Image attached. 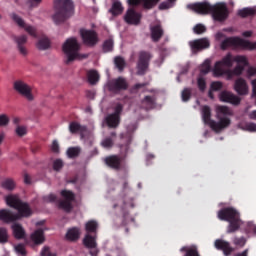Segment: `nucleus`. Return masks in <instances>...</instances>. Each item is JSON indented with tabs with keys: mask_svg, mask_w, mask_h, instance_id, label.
Listing matches in <instances>:
<instances>
[{
	"mask_svg": "<svg viewBox=\"0 0 256 256\" xmlns=\"http://www.w3.org/2000/svg\"><path fill=\"white\" fill-rule=\"evenodd\" d=\"M231 109L227 106H217L216 107V119L218 122L211 119V107L203 106L202 107V119L205 125H209L212 131L215 133H221L223 129H227L231 125Z\"/></svg>",
	"mask_w": 256,
	"mask_h": 256,
	"instance_id": "nucleus-1",
	"label": "nucleus"
},
{
	"mask_svg": "<svg viewBox=\"0 0 256 256\" xmlns=\"http://www.w3.org/2000/svg\"><path fill=\"white\" fill-rule=\"evenodd\" d=\"M233 63H237V65L233 70L228 71L229 79H231L233 75H241L243 71H245V68L249 67L247 57L241 55L233 57V55L227 54L224 58H222L221 61L216 62L214 67V75H216V77H221V75H224L225 73L223 67L231 69V67H233Z\"/></svg>",
	"mask_w": 256,
	"mask_h": 256,
	"instance_id": "nucleus-2",
	"label": "nucleus"
},
{
	"mask_svg": "<svg viewBox=\"0 0 256 256\" xmlns=\"http://www.w3.org/2000/svg\"><path fill=\"white\" fill-rule=\"evenodd\" d=\"M187 7L198 13V15H209L211 13L214 21H218L219 23L226 21L227 17H229V8H227V4L225 3L213 6L209 2H197L189 4Z\"/></svg>",
	"mask_w": 256,
	"mask_h": 256,
	"instance_id": "nucleus-3",
	"label": "nucleus"
},
{
	"mask_svg": "<svg viewBox=\"0 0 256 256\" xmlns=\"http://www.w3.org/2000/svg\"><path fill=\"white\" fill-rule=\"evenodd\" d=\"M32 4L39 5L43 0H31ZM54 15L52 19L56 25H61V23H65L67 19L73 17L75 13V5L73 4V0H54Z\"/></svg>",
	"mask_w": 256,
	"mask_h": 256,
	"instance_id": "nucleus-4",
	"label": "nucleus"
},
{
	"mask_svg": "<svg viewBox=\"0 0 256 256\" xmlns=\"http://www.w3.org/2000/svg\"><path fill=\"white\" fill-rule=\"evenodd\" d=\"M217 217L220 221H227L229 223L227 233H235L241 229V213L234 207L222 208L218 211Z\"/></svg>",
	"mask_w": 256,
	"mask_h": 256,
	"instance_id": "nucleus-5",
	"label": "nucleus"
},
{
	"mask_svg": "<svg viewBox=\"0 0 256 256\" xmlns=\"http://www.w3.org/2000/svg\"><path fill=\"white\" fill-rule=\"evenodd\" d=\"M6 203L8 207H12V209L18 211V213L15 214L16 221H19V219H29V217L33 216V209L29 203L23 202L19 196H7Z\"/></svg>",
	"mask_w": 256,
	"mask_h": 256,
	"instance_id": "nucleus-6",
	"label": "nucleus"
},
{
	"mask_svg": "<svg viewBox=\"0 0 256 256\" xmlns=\"http://www.w3.org/2000/svg\"><path fill=\"white\" fill-rule=\"evenodd\" d=\"M131 141H133V138L131 137V135H129L126 139V143L120 145L121 156L119 155L107 156L104 159L105 165H107V167H110V169H114V171L121 170V167H123V159H125V157H127V153H129V145H131Z\"/></svg>",
	"mask_w": 256,
	"mask_h": 256,
	"instance_id": "nucleus-7",
	"label": "nucleus"
},
{
	"mask_svg": "<svg viewBox=\"0 0 256 256\" xmlns=\"http://www.w3.org/2000/svg\"><path fill=\"white\" fill-rule=\"evenodd\" d=\"M79 42H77V38H69L62 46V51L66 55L67 59L65 61L66 65L75 61V59H79Z\"/></svg>",
	"mask_w": 256,
	"mask_h": 256,
	"instance_id": "nucleus-8",
	"label": "nucleus"
},
{
	"mask_svg": "<svg viewBox=\"0 0 256 256\" xmlns=\"http://www.w3.org/2000/svg\"><path fill=\"white\" fill-rule=\"evenodd\" d=\"M228 47H242V49H256V44H253L247 40H243L241 38H226L221 42L220 48L222 51H225L228 49Z\"/></svg>",
	"mask_w": 256,
	"mask_h": 256,
	"instance_id": "nucleus-9",
	"label": "nucleus"
},
{
	"mask_svg": "<svg viewBox=\"0 0 256 256\" xmlns=\"http://www.w3.org/2000/svg\"><path fill=\"white\" fill-rule=\"evenodd\" d=\"M63 200L59 201L58 207L59 209H63L66 213H71L73 211V201H75V193L71 190H62L60 192Z\"/></svg>",
	"mask_w": 256,
	"mask_h": 256,
	"instance_id": "nucleus-10",
	"label": "nucleus"
},
{
	"mask_svg": "<svg viewBox=\"0 0 256 256\" xmlns=\"http://www.w3.org/2000/svg\"><path fill=\"white\" fill-rule=\"evenodd\" d=\"M151 53L147 51H141L139 53L138 62H137V75L143 76L147 73L149 69V63L152 59Z\"/></svg>",
	"mask_w": 256,
	"mask_h": 256,
	"instance_id": "nucleus-11",
	"label": "nucleus"
},
{
	"mask_svg": "<svg viewBox=\"0 0 256 256\" xmlns=\"http://www.w3.org/2000/svg\"><path fill=\"white\" fill-rule=\"evenodd\" d=\"M16 93H19L22 97H25L27 101H33L35 97L33 96V89L29 84L25 83L23 80H16L13 84Z\"/></svg>",
	"mask_w": 256,
	"mask_h": 256,
	"instance_id": "nucleus-12",
	"label": "nucleus"
},
{
	"mask_svg": "<svg viewBox=\"0 0 256 256\" xmlns=\"http://www.w3.org/2000/svg\"><path fill=\"white\" fill-rule=\"evenodd\" d=\"M80 35L84 45L87 47H95L99 43V36L95 30H81Z\"/></svg>",
	"mask_w": 256,
	"mask_h": 256,
	"instance_id": "nucleus-13",
	"label": "nucleus"
},
{
	"mask_svg": "<svg viewBox=\"0 0 256 256\" xmlns=\"http://www.w3.org/2000/svg\"><path fill=\"white\" fill-rule=\"evenodd\" d=\"M108 89L112 93H120L121 91H127L129 89V83H127L125 78L118 77L108 83Z\"/></svg>",
	"mask_w": 256,
	"mask_h": 256,
	"instance_id": "nucleus-14",
	"label": "nucleus"
},
{
	"mask_svg": "<svg viewBox=\"0 0 256 256\" xmlns=\"http://www.w3.org/2000/svg\"><path fill=\"white\" fill-rule=\"evenodd\" d=\"M10 17L12 21H14V23L18 25V27H21V29H25V31H27V33H29V35H31L32 37H37V30L35 29V27L27 25L25 23V20H23V18H21L19 15H17L16 13H12L10 14Z\"/></svg>",
	"mask_w": 256,
	"mask_h": 256,
	"instance_id": "nucleus-15",
	"label": "nucleus"
},
{
	"mask_svg": "<svg viewBox=\"0 0 256 256\" xmlns=\"http://www.w3.org/2000/svg\"><path fill=\"white\" fill-rule=\"evenodd\" d=\"M210 46L211 43L207 40V38H200L189 42V47L192 53H199V51L209 49Z\"/></svg>",
	"mask_w": 256,
	"mask_h": 256,
	"instance_id": "nucleus-16",
	"label": "nucleus"
},
{
	"mask_svg": "<svg viewBox=\"0 0 256 256\" xmlns=\"http://www.w3.org/2000/svg\"><path fill=\"white\" fill-rule=\"evenodd\" d=\"M141 17V13L135 11V8H129L124 15V21L128 25H139Z\"/></svg>",
	"mask_w": 256,
	"mask_h": 256,
	"instance_id": "nucleus-17",
	"label": "nucleus"
},
{
	"mask_svg": "<svg viewBox=\"0 0 256 256\" xmlns=\"http://www.w3.org/2000/svg\"><path fill=\"white\" fill-rule=\"evenodd\" d=\"M121 209L123 211V218H122V222L121 225L122 227H125V225H127V223H129V212L125 211V209H129V207L131 209H133L135 207V203H133V199H126V198H122L121 200Z\"/></svg>",
	"mask_w": 256,
	"mask_h": 256,
	"instance_id": "nucleus-18",
	"label": "nucleus"
},
{
	"mask_svg": "<svg viewBox=\"0 0 256 256\" xmlns=\"http://www.w3.org/2000/svg\"><path fill=\"white\" fill-rule=\"evenodd\" d=\"M219 99L222 103H231L232 105H239V103H241V98L227 90L219 94Z\"/></svg>",
	"mask_w": 256,
	"mask_h": 256,
	"instance_id": "nucleus-19",
	"label": "nucleus"
},
{
	"mask_svg": "<svg viewBox=\"0 0 256 256\" xmlns=\"http://www.w3.org/2000/svg\"><path fill=\"white\" fill-rule=\"evenodd\" d=\"M214 245L218 249V251H223L225 256H229L235 251V248L231 246V243L223 239H217Z\"/></svg>",
	"mask_w": 256,
	"mask_h": 256,
	"instance_id": "nucleus-20",
	"label": "nucleus"
},
{
	"mask_svg": "<svg viewBox=\"0 0 256 256\" xmlns=\"http://www.w3.org/2000/svg\"><path fill=\"white\" fill-rule=\"evenodd\" d=\"M150 35L151 39L154 43H159L163 35H165V31L163 30V26L161 24H156L150 27Z\"/></svg>",
	"mask_w": 256,
	"mask_h": 256,
	"instance_id": "nucleus-21",
	"label": "nucleus"
},
{
	"mask_svg": "<svg viewBox=\"0 0 256 256\" xmlns=\"http://www.w3.org/2000/svg\"><path fill=\"white\" fill-rule=\"evenodd\" d=\"M30 241L33 242V247L37 245H43L45 243V231L43 229H37L30 235Z\"/></svg>",
	"mask_w": 256,
	"mask_h": 256,
	"instance_id": "nucleus-22",
	"label": "nucleus"
},
{
	"mask_svg": "<svg viewBox=\"0 0 256 256\" xmlns=\"http://www.w3.org/2000/svg\"><path fill=\"white\" fill-rule=\"evenodd\" d=\"M234 91H236L238 95H247L249 93L247 81L243 78H238L234 83Z\"/></svg>",
	"mask_w": 256,
	"mask_h": 256,
	"instance_id": "nucleus-23",
	"label": "nucleus"
},
{
	"mask_svg": "<svg viewBox=\"0 0 256 256\" xmlns=\"http://www.w3.org/2000/svg\"><path fill=\"white\" fill-rule=\"evenodd\" d=\"M0 221L4 223H13L17 221V216L11 210L1 209L0 210Z\"/></svg>",
	"mask_w": 256,
	"mask_h": 256,
	"instance_id": "nucleus-24",
	"label": "nucleus"
},
{
	"mask_svg": "<svg viewBox=\"0 0 256 256\" xmlns=\"http://www.w3.org/2000/svg\"><path fill=\"white\" fill-rule=\"evenodd\" d=\"M14 41L17 45L18 51L21 55H27V48L25 45H27V36L21 35V36H16L14 38Z\"/></svg>",
	"mask_w": 256,
	"mask_h": 256,
	"instance_id": "nucleus-25",
	"label": "nucleus"
},
{
	"mask_svg": "<svg viewBox=\"0 0 256 256\" xmlns=\"http://www.w3.org/2000/svg\"><path fill=\"white\" fill-rule=\"evenodd\" d=\"M105 123L109 129H117L121 123V117H118L114 114H108L105 117Z\"/></svg>",
	"mask_w": 256,
	"mask_h": 256,
	"instance_id": "nucleus-26",
	"label": "nucleus"
},
{
	"mask_svg": "<svg viewBox=\"0 0 256 256\" xmlns=\"http://www.w3.org/2000/svg\"><path fill=\"white\" fill-rule=\"evenodd\" d=\"M123 9H124L123 4H121V2L119 0H115L112 3V7L109 10V13H111V15H113V17H117L123 13Z\"/></svg>",
	"mask_w": 256,
	"mask_h": 256,
	"instance_id": "nucleus-27",
	"label": "nucleus"
},
{
	"mask_svg": "<svg viewBox=\"0 0 256 256\" xmlns=\"http://www.w3.org/2000/svg\"><path fill=\"white\" fill-rule=\"evenodd\" d=\"M142 109L149 111V109H153L155 107V97L145 96L141 101Z\"/></svg>",
	"mask_w": 256,
	"mask_h": 256,
	"instance_id": "nucleus-28",
	"label": "nucleus"
},
{
	"mask_svg": "<svg viewBox=\"0 0 256 256\" xmlns=\"http://www.w3.org/2000/svg\"><path fill=\"white\" fill-rule=\"evenodd\" d=\"M69 131L72 134L85 133V131H87V126H81V124H79V122L73 121L69 124Z\"/></svg>",
	"mask_w": 256,
	"mask_h": 256,
	"instance_id": "nucleus-29",
	"label": "nucleus"
},
{
	"mask_svg": "<svg viewBox=\"0 0 256 256\" xmlns=\"http://www.w3.org/2000/svg\"><path fill=\"white\" fill-rule=\"evenodd\" d=\"M13 229V235L15 239H24L25 238V229H23V226L21 224H14L12 225Z\"/></svg>",
	"mask_w": 256,
	"mask_h": 256,
	"instance_id": "nucleus-30",
	"label": "nucleus"
},
{
	"mask_svg": "<svg viewBox=\"0 0 256 256\" xmlns=\"http://www.w3.org/2000/svg\"><path fill=\"white\" fill-rule=\"evenodd\" d=\"M238 16L242 17V19H245L247 17H254L256 14L255 8L246 7L243 9L238 10Z\"/></svg>",
	"mask_w": 256,
	"mask_h": 256,
	"instance_id": "nucleus-31",
	"label": "nucleus"
},
{
	"mask_svg": "<svg viewBox=\"0 0 256 256\" xmlns=\"http://www.w3.org/2000/svg\"><path fill=\"white\" fill-rule=\"evenodd\" d=\"M87 79L90 85H97L99 82V72L97 70H90L87 72Z\"/></svg>",
	"mask_w": 256,
	"mask_h": 256,
	"instance_id": "nucleus-32",
	"label": "nucleus"
},
{
	"mask_svg": "<svg viewBox=\"0 0 256 256\" xmlns=\"http://www.w3.org/2000/svg\"><path fill=\"white\" fill-rule=\"evenodd\" d=\"M49 47H51V41L47 37H42L37 43V48L40 51H47Z\"/></svg>",
	"mask_w": 256,
	"mask_h": 256,
	"instance_id": "nucleus-33",
	"label": "nucleus"
},
{
	"mask_svg": "<svg viewBox=\"0 0 256 256\" xmlns=\"http://www.w3.org/2000/svg\"><path fill=\"white\" fill-rule=\"evenodd\" d=\"M2 189H5L6 191H13L15 189L16 184L15 181L11 178H6L1 183Z\"/></svg>",
	"mask_w": 256,
	"mask_h": 256,
	"instance_id": "nucleus-34",
	"label": "nucleus"
},
{
	"mask_svg": "<svg viewBox=\"0 0 256 256\" xmlns=\"http://www.w3.org/2000/svg\"><path fill=\"white\" fill-rule=\"evenodd\" d=\"M83 243L85 247H87L88 249H95V247H97V242L95 241V237L89 234L85 236Z\"/></svg>",
	"mask_w": 256,
	"mask_h": 256,
	"instance_id": "nucleus-35",
	"label": "nucleus"
},
{
	"mask_svg": "<svg viewBox=\"0 0 256 256\" xmlns=\"http://www.w3.org/2000/svg\"><path fill=\"white\" fill-rule=\"evenodd\" d=\"M66 155L69 159H76L81 155V148L79 147H70L67 149Z\"/></svg>",
	"mask_w": 256,
	"mask_h": 256,
	"instance_id": "nucleus-36",
	"label": "nucleus"
},
{
	"mask_svg": "<svg viewBox=\"0 0 256 256\" xmlns=\"http://www.w3.org/2000/svg\"><path fill=\"white\" fill-rule=\"evenodd\" d=\"M114 65L118 69V71H120V73H121L122 71H124L125 66L127 65V63L125 62V59L123 57L116 56L114 58Z\"/></svg>",
	"mask_w": 256,
	"mask_h": 256,
	"instance_id": "nucleus-37",
	"label": "nucleus"
},
{
	"mask_svg": "<svg viewBox=\"0 0 256 256\" xmlns=\"http://www.w3.org/2000/svg\"><path fill=\"white\" fill-rule=\"evenodd\" d=\"M98 227H99V224L95 220H90L85 225V229L87 233H97Z\"/></svg>",
	"mask_w": 256,
	"mask_h": 256,
	"instance_id": "nucleus-38",
	"label": "nucleus"
},
{
	"mask_svg": "<svg viewBox=\"0 0 256 256\" xmlns=\"http://www.w3.org/2000/svg\"><path fill=\"white\" fill-rule=\"evenodd\" d=\"M66 239H68V241H77V239H79V229L72 228L68 230L66 233Z\"/></svg>",
	"mask_w": 256,
	"mask_h": 256,
	"instance_id": "nucleus-39",
	"label": "nucleus"
},
{
	"mask_svg": "<svg viewBox=\"0 0 256 256\" xmlns=\"http://www.w3.org/2000/svg\"><path fill=\"white\" fill-rule=\"evenodd\" d=\"M161 0H142V7L144 9H153Z\"/></svg>",
	"mask_w": 256,
	"mask_h": 256,
	"instance_id": "nucleus-40",
	"label": "nucleus"
},
{
	"mask_svg": "<svg viewBox=\"0 0 256 256\" xmlns=\"http://www.w3.org/2000/svg\"><path fill=\"white\" fill-rule=\"evenodd\" d=\"M102 49L104 53H111L113 51V39L104 41Z\"/></svg>",
	"mask_w": 256,
	"mask_h": 256,
	"instance_id": "nucleus-41",
	"label": "nucleus"
},
{
	"mask_svg": "<svg viewBox=\"0 0 256 256\" xmlns=\"http://www.w3.org/2000/svg\"><path fill=\"white\" fill-rule=\"evenodd\" d=\"M191 93H193V89H191V88L183 89L181 97H182V101H184V103H187V101H189V99H191Z\"/></svg>",
	"mask_w": 256,
	"mask_h": 256,
	"instance_id": "nucleus-42",
	"label": "nucleus"
},
{
	"mask_svg": "<svg viewBox=\"0 0 256 256\" xmlns=\"http://www.w3.org/2000/svg\"><path fill=\"white\" fill-rule=\"evenodd\" d=\"M9 241V234L7 229L0 227V243H7Z\"/></svg>",
	"mask_w": 256,
	"mask_h": 256,
	"instance_id": "nucleus-43",
	"label": "nucleus"
},
{
	"mask_svg": "<svg viewBox=\"0 0 256 256\" xmlns=\"http://www.w3.org/2000/svg\"><path fill=\"white\" fill-rule=\"evenodd\" d=\"M197 86H198L199 91H201L203 93V91H205V89H207V81L205 80V78L198 77Z\"/></svg>",
	"mask_w": 256,
	"mask_h": 256,
	"instance_id": "nucleus-44",
	"label": "nucleus"
},
{
	"mask_svg": "<svg viewBox=\"0 0 256 256\" xmlns=\"http://www.w3.org/2000/svg\"><path fill=\"white\" fill-rule=\"evenodd\" d=\"M123 113V104L116 103L114 106V112L112 115H115L116 117H121V114Z\"/></svg>",
	"mask_w": 256,
	"mask_h": 256,
	"instance_id": "nucleus-45",
	"label": "nucleus"
},
{
	"mask_svg": "<svg viewBox=\"0 0 256 256\" xmlns=\"http://www.w3.org/2000/svg\"><path fill=\"white\" fill-rule=\"evenodd\" d=\"M193 31L194 33H196V35H201L205 33V31H207V28L203 24H197L196 26H194Z\"/></svg>",
	"mask_w": 256,
	"mask_h": 256,
	"instance_id": "nucleus-46",
	"label": "nucleus"
},
{
	"mask_svg": "<svg viewBox=\"0 0 256 256\" xmlns=\"http://www.w3.org/2000/svg\"><path fill=\"white\" fill-rule=\"evenodd\" d=\"M102 147L105 149H111L113 147V138L107 137L101 142Z\"/></svg>",
	"mask_w": 256,
	"mask_h": 256,
	"instance_id": "nucleus-47",
	"label": "nucleus"
},
{
	"mask_svg": "<svg viewBox=\"0 0 256 256\" xmlns=\"http://www.w3.org/2000/svg\"><path fill=\"white\" fill-rule=\"evenodd\" d=\"M233 243L236 245V247H245V243H247V240H245V237H235L233 239Z\"/></svg>",
	"mask_w": 256,
	"mask_h": 256,
	"instance_id": "nucleus-48",
	"label": "nucleus"
},
{
	"mask_svg": "<svg viewBox=\"0 0 256 256\" xmlns=\"http://www.w3.org/2000/svg\"><path fill=\"white\" fill-rule=\"evenodd\" d=\"M210 89L211 91H221L223 89V83L219 81L212 82Z\"/></svg>",
	"mask_w": 256,
	"mask_h": 256,
	"instance_id": "nucleus-49",
	"label": "nucleus"
},
{
	"mask_svg": "<svg viewBox=\"0 0 256 256\" xmlns=\"http://www.w3.org/2000/svg\"><path fill=\"white\" fill-rule=\"evenodd\" d=\"M41 256H57L56 253L51 252V248L49 246H44L40 252Z\"/></svg>",
	"mask_w": 256,
	"mask_h": 256,
	"instance_id": "nucleus-50",
	"label": "nucleus"
},
{
	"mask_svg": "<svg viewBox=\"0 0 256 256\" xmlns=\"http://www.w3.org/2000/svg\"><path fill=\"white\" fill-rule=\"evenodd\" d=\"M9 116L7 114L0 115V127H7L9 125Z\"/></svg>",
	"mask_w": 256,
	"mask_h": 256,
	"instance_id": "nucleus-51",
	"label": "nucleus"
},
{
	"mask_svg": "<svg viewBox=\"0 0 256 256\" xmlns=\"http://www.w3.org/2000/svg\"><path fill=\"white\" fill-rule=\"evenodd\" d=\"M15 251L19 254V255H27V250L25 249V244H18L15 246Z\"/></svg>",
	"mask_w": 256,
	"mask_h": 256,
	"instance_id": "nucleus-52",
	"label": "nucleus"
},
{
	"mask_svg": "<svg viewBox=\"0 0 256 256\" xmlns=\"http://www.w3.org/2000/svg\"><path fill=\"white\" fill-rule=\"evenodd\" d=\"M44 203H55L57 201V196L55 194H49L43 197Z\"/></svg>",
	"mask_w": 256,
	"mask_h": 256,
	"instance_id": "nucleus-53",
	"label": "nucleus"
},
{
	"mask_svg": "<svg viewBox=\"0 0 256 256\" xmlns=\"http://www.w3.org/2000/svg\"><path fill=\"white\" fill-rule=\"evenodd\" d=\"M246 231L248 233H252V235H256V225L253 222H248L246 224Z\"/></svg>",
	"mask_w": 256,
	"mask_h": 256,
	"instance_id": "nucleus-54",
	"label": "nucleus"
},
{
	"mask_svg": "<svg viewBox=\"0 0 256 256\" xmlns=\"http://www.w3.org/2000/svg\"><path fill=\"white\" fill-rule=\"evenodd\" d=\"M53 169L54 171H60L63 169V160L61 159H56L54 162H53Z\"/></svg>",
	"mask_w": 256,
	"mask_h": 256,
	"instance_id": "nucleus-55",
	"label": "nucleus"
},
{
	"mask_svg": "<svg viewBox=\"0 0 256 256\" xmlns=\"http://www.w3.org/2000/svg\"><path fill=\"white\" fill-rule=\"evenodd\" d=\"M16 135L19 137H23L24 135H27V129L23 126H18L16 128Z\"/></svg>",
	"mask_w": 256,
	"mask_h": 256,
	"instance_id": "nucleus-56",
	"label": "nucleus"
},
{
	"mask_svg": "<svg viewBox=\"0 0 256 256\" xmlns=\"http://www.w3.org/2000/svg\"><path fill=\"white\" fill-rule=\"evenodd\" d=\"M209 71H211V65L209 64L208 61H206L202 65L201 73H203L204 75H207V73H209Z\"/></svg>",
	"mask_w": 256,
	"mask_h": 256,
	"instance_id": "nucleus-57",
	"label": "nucleus"
},
{
	"mask_svg": "<svg viewBox=\"0 0 256 256\" xmlns=\"http://www.w3.org/2000/svg\"><path fill=\"white\" fill-rule=\"evenodd\" d=\"M128 5H130V7H137L143 5V0H128Z\"/></svg>",
	"mask_w": 256,
	"mask_h": 256,
	"instance_id": "nucleus-58",
	"label": "nucleus"
},
{
	"mask_svg": "<svg viewBox=\"0 0 256 256\" xmlns=\"http://www.w3.org/2000/svg\"><path fill=\"white\" fill-rule=\"evenodd\" d=\"M188 256H201L199 255V251H197V248H189V250L187 251Z\"/></svg>",
	"mask_w": 256,
	"mask_h": 256,
	"instance_id": "nucleus-59",
	"label": "nucleus"
},
{
	"mask_svg": "<svg viewBox=\"0 0 256 256\" xmlns=\"http://www.w3.org/2000/svg\"><path fill=\"white\" fill-rule=\"evenodd\" d=\"M51 150L53 151V153H59V142H57V140H54L52 142Z\"/></svg>",
	"mask_w": 256,
	"mask_h": 256,
	"instance_id": "nucleus-60",
	"label": "nucleus"
},
{
	"mask_svg": "<svg viewBox=\"0 0 256 256\" xmlns=\"http://www.w3.org/2000/svg\"><path fill=\"white\" fill-rule=\"evenodd\" d=\"M170 2H162L159 5V9L160 11H165V9H169V7H171V4H169Z\"/></svg>",
	"mask_w": 256,
	"mask_h": 256,
	"instance_id": "nucleus-61",
	"label": "nucleus"
},
{
	"mask_svg": "<svg viewBox=\"0 0 256 256\" xmlns=\"http://www.w3.org/2000/svg\"><path fill=\"white\" fill-rule=\"evenodd\" d=\"M86 97H87V99H95V91L87 90L86 91Z\"/></svg>",
	"mask_w": 256,
	"mask_h": 256,
	"instance_id": "nucleus-62",
	"label": "nucleus"
},
{
	"mask_svg": "<svg viewBox=\"0 0 256 256\" xmlns=\"http://www.w3.org/2000/svg\"><path fill=\"white\" fill-rule=\"evenodd\" d=\"M246 129L248 131H256V124L255 123H249L246 125Z\"/></svg>",
	"mask_w": 256,
	"mask_h": 256,
	"instance_id": "nucleus-63",
	"label": "nucleus"
},
{
	"mask_svg": "<svg viewBox=\"0 0 256 256\" xmlns=\"http://www.w3.org/2000/svg\"><path fill=\"white\" fill-rule=\"evenodd\" d=\"M248 75H249L250 77H253V75H256V68H255V67H250V68L248 69Z\"/></svg>",
	"mask_w": 256,
	"mask_h": 256,
	"instance_id": "nucleus-64",
	"label": "nucleus"
}]
</instances>
